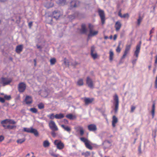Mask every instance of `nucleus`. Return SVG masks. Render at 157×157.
<instances>
[{
	"label": "nucleus",
	"instance_id": "nucleus-1",
	"mask_svg": "<svg viewBox=\"0 0 157 157\" xmlns=\"http://www.w3.org/2000/svg\"><path fill=\"white\" fill-rule=\"evenodd\" d=\"M80 140L84 143L86 147L88 149L92 150L93 147L91 145V143L87 139L84 137H81L80 138Z\"/></svg>",
	"mask_w": 157,
	"mask_h": 157
},
{
	"label": "nucleus",
	"instance_id": "nucleus-2",
	"mask_svg": "<svg viewBox=\"0 0 157 157\" xmlns=\"http://www.w3.org/2000/svg\"><path fill=\"white\" fill-rule=\"evenodd\" d=\"M113 100L114 101V104L115 105V108L114 109V112L116 113L118 109L119 100L118 95L117 94H115L113 96Z\"/></svg>",
	"mask_w": 157,
	"mask_h": 157
},
{
	"label": "nucleus",
	"instance_id": "nucleus-3",
	"mask_svg": "<svg viewBox=\"0 0 157 157\" xmlns=\"http://www.w3.org/2000/svg\"><path fill=\"white\" fill-rule=\"evenodd\" d=\"M88 28L89 29V33L88 35V37L94 36L97 35L98 33V31H93V30L94 28V26L93 25H91L90 24H89Z\"/></svg>",
	"mask_w": 157,
	"mask_h": 157
},
{
	"label": "nucleus",
	"instance_id": "nucleus-4",
	"mask_svg": "<svg viewBox=\"0 0 157 157\" xmlns=\"http://www.w3.org/2000/svg\"><path fill=\"white\" fill-rule=\"evenodd\" d=\"M98 13L100 17L101 24L103 25L105 22V17L104 11L103 10L100 9L98 10Z\"/></svg>",
	"mask_w": 157,
	"mask_h": 157
},
{
	"label": "nucleus",
	"instance_id": "nucleus-5",
	"mask_svg": "<svg viewBox=\"0 0 157 157\" xmlns=\"http://www.w3.org/2000/svg\"><path fill=\"white\" fill-rule=\"evenodd\" d=\"M12 81V79L2 77L0 78V84L3 86L9 84Z\"/></svg>",
	"mask_w": 157,
	"mask_h": 157
},
{
	"label": "nucleus",
	"instance_id": "nucleus-6",
	"mask_svg": "<svg viewBox=\"0 0 157 157\" xmlns=\"http://www.w3.org/2000/svg\"><path fill=\"white\" fill-rule=\"evenodd\" d=\"M131 44L126 45L125 50L124 51V54L121 58L122 59L125 58L127 55L129 53L131 49Z\"/></svg>",
	"mask_w": 157,
	"mask_h": 157
},
{
	"label": "nucleus",
	"instance_id": "nucleus-7",
	"mask_svg": "<svg viewBox=\"0 0 157 157\" xmlns=\"http://www.w3.org/2000/svg\"><path fill=\"white\" fill-rule=\"evenodd\" d=\"M48 124L49 128L52 131H57L58 130V127L54 121H50L49 122Z\"/></svg>",
	"mask_w": 157,
	"mask_h": 157
},
{
	"label": "nucleus",
	"instance_id": "nucleus-8",
	"mask_svg": "<svg viewBox=\"0 0 157 157\" xmlns=\"http://www.w3.org/2000/svg\"><path fill=\"white\" fill-rule=\"evenodd\" d=\"M54 144L56 146L57 148L59 150L63 149L64 146L63 143L61 141L58 140H55Z\"/></svg>",
	"mask_w": 157,
	"mask_h": 157
},
{
	"label": "nucleus",
	"instance_id": "nucleus-9",
	"mask_svg": "<svg viewBox=\"0 0 157 157\" xmlns=\"http://www.w3.org/2000/svg\"><path fill=\"white\" fill-rule=\"evenodd\" d=\"M26 88V84L24 82H20L18 85V90L20 93L24 92Z\"/></svg>",
	"mask_w": 157,
	"mask_h": 157
},
{
	"label": "nucleus",
	"instance_id": "nucleus-10",
	"mask_svg": "<svg viewBox=\"0 0 157 157\" xmlns=\"http://www.w3.org/2000/svg\"><path fill=\"white\" fill-rule=\"evenodd\" d=\"M82 99L84 100L85 105H86L92 103L94 100V98L84 97L82 98Z\"/></svg>",
	"mask_w": 157,
	"mask_h": 157
},
{
	"label": "nucleus",
	"instance_id": "nucleus-11",
	"mask_svg": "<svg viewBox=\"0 0 157 157\" xmlns=\"http://www.w3.org/2000/svg\"><path fill=\"white\" fill-rule=\"evenodd\" d=\"M141 44V42L140 41V44L137 45L136 47V50L134 53V56L138 57L139 54L140 52Z\"/></svg>",
	"mask_w": 157,
	"mask_h": 157
},
{
	"label": "nucleus",
	"instance_id": "nucleus-12",
	"mask_svg": "<svg viewBox=\"0 0 157 157\" xmlns=\"http://www.w3.org/2000/svg\"><path fill=\"white\" fill-rule=\"evenodd\" d=\"M77 132H79L80 136H82L84 133V130L83 127L81 126H78L75 128Z\"/></svg>",
	"mask_w": 157,
	"mask_h": 157
},
{
	"label": "nucleus",
	"instance_id": "nucleus-13",
	"mask_svg": "<svg viewBox=\"0 0 157 157\" xmlns=\"http://www.w3.org/2000/svg\"><path fill=\"white\" fill-rule=\"evenodd\" d=\"M86 83L89 87L91 88H93L94 85L93 81L89 77L87 78Z\"/></svg>",
	"mask_w": 157,
	"mask_h": 157
},
{
	"label": "nucleus",
	"instance_id": "nucleus-14",
	"mask_svg": "<svg viewBox=\"0 0 157 157\" xmlns=\"http://www.w3.org/2000/svg\"><path fill=\"white\" fill-rule=\"evenodd\" d=\"M88 128L90 131L94 132L97 130V128L96 126L94 124H91L88 126Z\"/></svg>",
	"mask_w": 157,
	"mask_h": 157
},
{
	"label": "nucleus",
	"instance_id": "nucleus-15",
	"mask_svg": "<svg viewBox=\"0 0 157 157\" xmlns=\"http://www.w3.org/2000/svg\"><path fill=\"white\" fill-rule=\"evenodd\" d=\"M79 3V2L77 0H73L70 3V6L71 8L76 7L78 6Z\"/></svg>",
	"mask_w": 157,
	"mask_h": 157
},
{
	"label": "nucleus",
	"instance_id": "nucleus-16",
	"mask_svg": "<svg viewBox=\"0 0 157 157\" xmlns=\"http://www.w3.org/2000/svg\"><path fill=\"white\" fill-rule=\"evenodd\" d=\"M23 45H19L17 46L16 48L15 51L18 54H20L23 50Z\"/></svg>",
	"mask_w": 157,
	"mask_h": 157
},
{
	"label": "nucleus",
	"instance_id": "nucleus-17",
	"mask_svg": "<svg viewBox=\"0 0 157 157\" xmlns=\"http://www.w3.org/2000/svg\"><path fill=\"white\" fill-rule=\"evenodd\" d=\"M60 16V13L59 11H54L53 12L52 16L56 19H58Z\"/></svg>",
	"mask_w": 157,
	"mask_h": 157
},
{
	"label": "nucleus",
	"instance_id": "nucleus-18",
	"mask_svg": "<svg viewBox=\"0 0 157 157\" xmlns=\"http://www.w3.org/2000/svg\"><path fill=\"white\" fill-rule=\"evenodd\" d=\"M118 120L117 118L115 115L113 116L112 117V125L113 127L116 126V124L117 123Z\"/></svg>",
	"mask_w": 157,
	"mask_h": 157
},
{
	"label": "nucleus",
	"instance_id": "nucleus-19",
	"mask_svg": "<svg viewBox=\"0 0 157 157\" xmlns=\"http://www.w3.org/2000/svg\"><path fill=\"white\" fill-rule=\"evenodd\" d=\"M25 101L27 104L28 105L31 104L33 101L32 97L29 96H26Z\"/></svg>",
	"mask_w": 157,
	"mask_h": 157
},
{
	"label": "nucleus",
	"instance_id": "nucleus-20",
	"mask_svg": "<svg viewBox=\"0 0 157 157\" xmlns=\"http://www.w3.org/2000/svg\"><path fill=\"white\" fill-rule=\"evenodd\" d=\"M121 26V24L120 22L117 21L115 24V27L117 31H119Z\"/></svg>",
	"mask_w": 157,
	"mask_h": 157
},
{
	"label": "nucleus",
	"instance_id": "nucleus-21",
	"mask_svg": "<svg viewBox=\"0 0 157 157\" xmlns=\"http://www.w3.org/2000/svg\"><path fill=\"white\" fill-rule=\"evenodd\" d=\"M61 126L65 131H67L69 133L70 132L71 129L69 127L67 126H65L64 124H61Z\"/></svg>",
	"mask_w": 157,
	"mask_h": 157
},
{
	"label": "nucleus",
	"instance_id": "nucleus-22",
	"mask_svg": "<svg viewBox=\"0 0 157 157\" xmlns=\"http://www.w3.org/2000/svg\"><path fill=\"white\" fill-rule=\"evenodd\" d=\"M30 133H33L36 136H38L39 133L37 131L36 129L33 128H31Z\"/></svg>",
	"mask_w": 157,
	"mask_h": 157
},
{
	"label": "nucleus",
	"instance_id": "nucleus-23",
	"mask_svg": "<svg viewBox=\"0 0 157 157\" xmlns=\"http://www.w3.org/2000/svg\"><path fill=\"white\" fill-rule=\"evenodd\" d=\"M30 133H33L36 136H38L39 133L37 131L36 129L33 128H31Z\"/></svg>",
	"mask_w": 157,
	"mask_h": 157
},
{
	"label": "nucleus",
	"instance_id": "nucleus-24",
	"mask_svg": "<svg viewBox=\"0 0 157 157\" xmlns=\"http://www.w3.org/2000/svg\"><path fill=\"white\" fill-rule=\"evenodd\" d=\"M66 117L67 118L70 120H74L76 118V116L74 115H73L72 114H67Z\"/></svg>",
	"mask_w": 157,
	"mask_h": 157
},
{
	"label": "nucleus",
	"instance_id": "nucleus-25",
	"mask_svg": "<svg viewBox=\"0 0 157 157\" xmlns=\"http://www.w3.org/2000/svg\"><path fill=\"white\" fill-rule=\"evenodd\" d=\"M81 31L82 33H86V29L85 24H82V25Z\"/></svg>",
	"mask_w": 157,
	"mask_h": 157
},
{
	"label": "nucleus",
	"instance_id": "nucleus-26",
	"mask_svg": "<svg viewBox=\"0 0 157 157\" xmlns=\"http://www.w3.org/2000/svg\"><path fill=\"white\" fill-rule=\"evenodd\" d=\"M53 6V4L51 2H46L44 4V6L47 8L52 7Z\"/></svg>",
	"mask_w": 157,
	"mask_h": 157
},
{
	"label": "nucleus",
	"instance_id": "nucleus-27",
	"mask_svg": "<svg viewBox=\"0 0 157 157\" xmlns=\"http://www.w3.org/2000/svg\"><path fill=\"white\" fill-rule=\"evenodd\" d=\"M157 128H155V129H153L152 130V136L154 138V140L155 141V138L156 136V132H157Z\"/></svg>",
	"mask_w": 157,
	"mask_h": 157
},
{
	"label": "nucleus",
	"instance_id": "nucleus-28",
	"mask_svg": "<svg viewBox=\"0 0 157 157\" xmlns=\"http://www.w3.org/2000/svg\"><path fill=\"white\" fill-rule=\"evenodd\" d=\"M55 118L56 119H61L64 117V115L61 113L57 114L55 115Z\"/></svg>",
	"mask_w": 157,
	"mask_h": 157
},
{
	"label": "nucleus",
	"instance_id": "nucleus-29",
	"mask_svg": "<svg viewBox=\"0 0 157 157\" xmlns=\"http://www.w3.org/2000/svg\"><path fill=\"white\" fill-rule=\"evenodd\" d=\"M109 60L110 62L113 61V57L114 56V53L113 52L112 50H110L109 52Z\"/></svg>",
	"mask_w": 157,
	"mask_h": 157
},
{
	"label": "nucleus",
	"instance_id": "nucleus-30",
	"mask_svg": "<svg viewBox=\"0 0 157 157\" xmlns=\"http://www.w3.org/2000/svg\"><path fill=\"white\" fill-rule=\"evenodd\" d=\"M151 113L152 114V118H153L154 117L155 113V103H154L152 105Z\"/></svg>",
	"mask_w": 157,
	"mask_h": 157
},
{
	"label": "nucleus",
	"instance_id": "nucleus-31",
	"mask_svg": "<svg viewBox=\"0 0 157 157\" xmlns=\"http://www.w3.org/2000/svg\"><path fill=\"white\" fill-rule=\"evenodd\" d=\"M121 41H120L116 49V51L117 53H119L121 51Z\"/></svg>",
	"mask_w": 157,
	"mask_h": 157
},
{
	"label": "nucleus",
	"instance_id": "nucleus-32",
	"mask_svg": "<svg viewBox=\"0 0 157 157\" xmlns=\"http://www.w3.org/2000/svg\"><path fill=\"white\" fill-rule=\"evenodd\" d=\"M50 145V143L48 140H46L44 141L43 146L45 147H49Z\"/></svg>",
	"mask_w": 157,
	"mask_h": 157
},
{
	"label": "nucleus",
	"instance_id": "nucleus-33",
	"mask_svg": "<svg viewBox=\"0 0 157 157\" xmlns=\"http://www.w3.org/2000/svg\"><path fill=\"white\" fill-rule=\"evenodd\" d=\"M7 122L8 123V119L4 120L1 121V124H2V126L5 129H6V126L4 124H6Z\"/></svg>",
	"mask_w": 157,
	"mask_h": 157
},
{
	"label": "nucleus",
	"instance_id": "nucleus-34",
	"mask_svg": "<svg viewBox=\"0 0 157 157\" xmlns=\"http://www.w3.org/2000/svg\"><path fill=\"white\" fill-rule=\"evenodd\" d=\"M77 84L80 86H82L83 85V79H79L77 82Z\"/></svg>",
	"mask_w": 157,
	"mask_h": 157
},
{
	"label": "nucleus",
	"instance_id": "nucleus-35",
	"mask_svg": "<svg viewBox=\"0 0 157 157\" xmlns=\"http://www.w3.org/2000/svg\"><path fill=\"white\" fill-rule=\"evenodd\" d=\"M37 106L38 108L40 109H43L44 107V104L42 102L39 103Z\"/></svg>",
	"mask_w": 157,
	"mask_h": 157
},
{
	"label": "nucleus",
	"instance_id": "nucleus-36",
	"mask_svg": "<svg viewBox=\"0 0 157 157\" xmlns=\"http://www.w3.org/2000/svg\"><path fill=\"white\" fill-rule=\"evenodd\" d=\"M29 110L32 113H36L38 111L37 109L35 108H30Z\"/></svg>",
	"mask_w": 157,
	"mask_h": 157
},
{
	"label": "nucleus",
	"instance_id": "nucleus-37",
	"mask_svg": "<svg viewBox=\"0 0 157 157\" xmlns=\"http://www.w3.org/2000/svg\"><path fill=\"white\" fill-rule=\"evenodd\" d=\"M16 128V126L15 125H8L6 127V129L7 128L9 129H12Z\"/></svg>",
	"mask_w": 157,
	"mask_h": 157
},
{
	"label": "nucleus",
	"instance_id": "nucleus-38",
	"mask_svg": "<svg viewBox=\"0 0 157 157\" xmlns=\"http://www.w3.org/2000/svg\"><path fill=\"white\" fill-rule=\"evenodd\" d=\"M55 115H54V113H51L49 115L47 116V117L53 120L54 119V118H55Z\"/></svg>",
	"mask_w": 157,
	"mask_h": 157
},
{
	"label": "nucleus",
	"instance_id": "nucleus-39",
	"mask_svg": "<svg viewBox=\"0 0 157 157\" xmlns=\"http://www.w3.org/2000/svg\"><path fill=\"white\" fill-rule=\"evenodd\" d=\"M56 60L54 58H52V59H51L50 60V64H51V65H53L54 64L56 63Z\"/></svg>",
	"mask_w": 157,
	"mask_h": 157
},
{
	"label": "nucleus",
	"instance_id": "nucleus-40",
	"mask_svg": "<svg viewBox=\"0 0 157 157\" xmlns=\"http://www.w3.org/2000/svg\"><path fill=\"white\" fill-rule=\"evenodd\" d=\"M25 138L19 139L17 140V142L18 144H21L25 141Z\"/></svg>",
	"mask_w": 157,
	"mask_h": 157
},
{
	"label": "nucleus",
	"instance_id": "nucleus-41",
	"mask_svg": "<svg viewBox=\"0 0 157 157\" xmlns=\"http://www.w3.org/2000/svg\"><path fill=\"white\" fill-rule=\"evenodd\" d=\"M90 152L89 151H87L85 152L82 153V155H84L85 157H87L90 155Z\"/></svg>",
	"mask_w": 157,
	"mask_h": 157
},
{
	"label": "nucleus",
	"instance_id": "nucleus-42",
	"mask_svg": "<svg viewBox=\"0 0 157 157\" xmlns=\"http://www.w3.org/2000/svg\"><path fill=\"white\" fill-rule=\"evenodd\" d=\"M143 19V18L140 15L139 16V18L137 20V24L138 25H139L140 23Z\"/></svg>",
	"mask_w": 157,
	"mask_h": 157
},
{
	"label": "nucleus",
	"instance_id": "nucleus-43",
	"mask_svg": "<svg viewBox=\"0 0 157 157\" xmlns=\"http://www.w3.org/2000/svg\"><path fill=\"white\" fill-rule=\"evenodd\" d=\"M31 129V128H24V131L25 132H27L30 133V130Z\"/></svg>",
	"mask_w": 157,
	"mask_h": 157
},
{
	"label": "nucleus",
	"instance_id": "nucleus-44",
	"mask_svg": "<svg viewBox=\"0 0 157 157\" xmlns=\"http://www.w3.org/2000/svg\"><path fill=\"white\" fill-rule=\"evenodd\" d=\"M91 55L94 59L97 58V55L96 53H91Z\"/></svg>",
	"mask_w": 157,
	"mask_h": 157
},
{
	"label": "nucleus",
	"instance_id": "nucleus-45",
	"mask_svg": "<svg viewBox=\"0 0 157 157\" xmlns=\"http://www.w3.org/2000/svg\"><path fill=\"white\" fill-rule=\"evenodd\" d=\"M4 98L6 100H9L10 99L11 97L10 95H5L4 96Z\"/></svg>",
	"mask_w": 157,
	"mask_h": 157
},
{
	"label": "nucleus",
	"instance_id": "nucleus-46",
	"mask_svg": "<svg viewBox=\"0 0 157 157\" xmlns=\"http://www.w3.org/2000/svg\"><path fill=\"white\" fill-rule=\"evenodd\" d=\"M26 157H35L33 153H28V154Z\"/></svg>",
	"mask_w": 157,
	"mask_h": 157
},
{
	"label": "nucleus",
	"instance_id": "nucleus-47",
	"mask_svg": "<svg viewBox=\"0 0 157 157\" xmlns=\"http://www.w3.org/2000/svg\"><path fill=\"white\" fill-rule=\"evenodd\" d=\"M136 108V107L135 106H133V105L131 106V108L130 112L131 113L133 112H134L135 110V109Z\"/></svg>",
	"mask_w": 157,
	"mask_h": 157
},
{
	"label": "nucleus",
	"instance_id": "nucleus-48",
	"mask_svg": "<svg viewBox=\"0 0 157 157\" xmlns=\"http://www.w3.org/2000/svg\"><path fill=\"white\" fill-rule=\"evenodd\" d=\"M154 28H152V29L150 31V34L149 35H150V37L151 38L152 36V35H151V34L152 33H154Z\"/></svg>",
	"mask_w": 157,
	"mask_h": 157
},
{
	"label": "nucleus",
	"instance_id": "nucleus-49",
	"mask_svg": "<svg viewBox=\"0 0 157 157\" xmlns=\"http://www.w3.org/2000/svg\"><path fill=\"white\" fill-rule=\"evenodd\" d=\"M129 17V15L128 13H126L123 15L122 18H125L127 17L128 18Z\"/></svg>",
	"mask_w": 157,
	"mask_h": 157
},
{
	"label": "nucleus",
	"instance_id": "nucleus-50",
	"mask_svg": "<svg viewBox=\"0 0 157 157\" xmlns=\"http://www.w3.org/2000/svg\"><path fill=\"white\" fill-rule=\"evenodd\" d=\"M8 123H9L10 124H16V122L13 120L8 119Z\"/></svg>",
	"mask_w": 157,
	"mask_h": 157
},
{
	"label": "nucleus",
	"instance_id": "nucleus-51",
	"mask_svg": "<svg viewBox=\"0 0 157 157\" xmlns=\"http://www.w3.org/2000/svg\"><path fill=\"white\" fill-rule=\"evenodd\" d=\"M155 88L157 89V75L156 76L155 82Z\"/></svg>",
	"mask_w": 157,
	"mask_h": 157
},
{
	"label": "nucleus",
	"instance_id": "nucleus-52",
	"mask_svg": "<svg viewBox=\"0 0 157 157\" xmlns=\"http://www.w3.org/2000/svg\"><path fill=\"white\" fill-rule=\"evenodd\" d=\"M136 59H134L132 61V63L133 64V65H134L136 64V61L137 60L138 57H136Z\"/></svg>",
	"mask_w": 157,
	"mask_h": 157
},
{
	"label": "nucleus",
	"instance_id": "nucleus-53",
	"mask_svg": "<svg viewBox=\"0 0 157 157\" xmlns=\"http://www.w3.org/2000/svg\"><path fill=\"white\" fill-rule=\"evenodd\" d=\"M50 154L51 155L55 157H58V156H59V155L55 154L53 152H52V153H50Z\"/></svg>",
	"mask_w": 157,
	"mask_h": 157
},
{
	"label": "nucleus",
	"instance_id": "nucleus-54",
	"mask_svg": "<svg viewBox=\"0 0 157 157\" xmlns=\"http://www.w3.org/2000/svg\"><path fill=\"white\" fill-rule=\"evenodd\" d=\"M4 139V137L2 135L0 136V142L2 141Z\"/></svg>",
	"mask_w": 157,
	"mask_h": 157
},
{
	"label": "nucleus",
	"instance_id": "nucleus-55",
	"mask_svg": "<svg viewBox=\"0 0 157 157\" xmlns=\"http://www.w3.org/2000/svg\"><path fill=\"white\" fill-rule=\"evenodd\" d=\"M59 1L60 4H64L66 2V0H59Z\"/></svg>",
	"mask_w": 157,
	"mask_h": 157
},
{
	"label": "nucleus",
	"instance_id": "nucleus-56",
	"mask_svg": "<svg viewBox=\"0 0 157 157\" xmlns=\"http://www.w3.org/2000/svg\"><path fill=\"white\" fill-rule=\"evenodd\" d=\"M55 131H53L51 132V134L53 137H55L56 136V133L55 132Z\"/></svg>",
	"mask_w": 157,
	"mask_h": 157
},
{
	"label": "nucleus",
	"instance_id": "nucleus-57",
	"mask_svg": "<svg viewBox=\"0 0 157 157\" xmlns=\"http://www.w3.org/2000/svg\"><path fill=\"white\" fill-rule=\"evenodd\" d=\"M0 101L2 103H4L5 101L4 98H3L2 97H0Z\"/></svg>",
	"mask_w": 157,
	"mask_h": 157
},
{
	"label": "nucleus",
	"instance_id": "nucleus-58",
	"mask_svg": "<svg viewBox=\"0 0 157 157\" xmlns=\"http://www.w3.org/2000/svg\"><path fill=\"white\" fill-rule=\"evenodd\" d=\"M95 48L94 46H92L91 48V53H93L94 52V51Z\"/></svg>",
	"mask_w": 157,
	"mask_h": 157
},
{
	"label": "nucleus",
	"instance_id": "nucleus-59",
	"mask_svg": "<svg viewBox=\"0 0 157 157\" xmlns=\"http://www.w3.org/2000/svg\"><path fill=\"white\" fill-rule=\"evenodd\" d=\"M32 25H33V22L32 21H31L28 23V26H29V28H30V29L31 28Z\"/></svg>",
	"mask_w": 157,
	"mask_h": 157
},
{
	"label": "nucleus",
	"instance_id": "nucleus-60",
	"mask_svg": "<svg viewBox=\"0 0 157 157\" xmlns=\"http://www.w3.org/2000/svg\"><path fill=\"white\" fill-rule=\"evenodd\" d=\"M121 10H120L119 12H118V15L119 16H120V17H121V18H122V16L123 15H122V14H121Z\"/></svg>",
	"mask_w": 157,
	"mask_h": 157
},
{
	"label": "nucleus",
	"instance_id": "nucleus-61",
	"mask_svg": "<svg viewBox=\"0 0 157 157\" xmlns=\"http://www.w3.org/2000/svg\"><path fill=\"white\" fill-rule=\"evenodd\" d=\"M64 121L65 124H68V121L66 119L63 120Z\"/></svg>",
	"mask_w": 157,
	"mask_h": 157
},
{
	"label": "nucleus",
	"instance_id": "nucleus-62",
	"mask_svg": "<svg viewBox=\"0 0 157 157\" xmlns=\"http://www.w3.org/2000/svg\"><path fill=\"white\" fill-rule=\"evenodd\" d=\"M107 143H109V144H111V143L110 142V141L108 140H105L104 142V144H105Z\"/></svg>",
	"mask_w": 157,
	"mask_h": 157
},
{
	"label": "nucleus",
	"instance_id": "nucleus-63",
	"mask_svg": "<svg viewBox=\"0 0 157 157\" xmlns=\"http://www.w3.org/2000/svg\"><path fill=\"white\" fill-rule=\"evenodd\" d=\"M155 63L157 64V55H156L155 57Z\"/></svg>",
	"mask_w": 157,
	"mask_h": 157
},
{
	"label": "nucleus",
	"instance_id": "nucleus-64",
	"mask_svg": "<svg viewBox=\"0 0 157 157\" xmlns=\"http://www.w3.org/2000/svg\"><path fill=\"white\" fill-rule=\"evenodd\" d=\"M117 37V36L116 34H115L114 36L113 40H116Z\"/></svg>",
	"mask_w": 157,
	"mask_h": 157
}]
</instances>
